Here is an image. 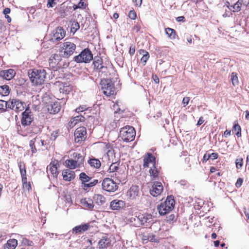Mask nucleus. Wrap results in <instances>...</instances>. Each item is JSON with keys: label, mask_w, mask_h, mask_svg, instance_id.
I'll return each mask as SVG.
<instances>
[{"label": "nucleus", "mask_w": 249, "mask_h": 249, "mask_svg": "<svg viewBox=\"0 0 249 249\" xmlns=\"http://www.w3.org/2000/svg\"><path fill=\"white\" fill-rule=\"evenodd\" d=\"M30 131L31 133L37 134L40 132L41 128L39 126L33 124L30 127Z\"/></svg>", "instance_id": "43"}, {"label": "nucleus", "mask_w": 249, "mask_h": 249, "mask_svg": "<svg viewBox=\"0 0 249 249\" xmlns=\"http://www.w3.org/2000/svg\"><path fill=\"white\" fill-rule=\"evenodd\" d=\"M243 183V179L241 178H238L236 183L235 186L237 188H239L242 185V184Z\"/></svg>", "instance_id": "57"}, {"label": "nucleus", "mask_w": 249, "mask_h": 249, "mask_svg": "<svg viewBox=\"0 0 249 249\" xmlns=\"http://www.w3.org/2000/svg\"><path fill=\"white\" fill-rule=\"evenodd\" d=\"M87 134L86 128L84 126L77 128L74 132L75 142L77 143H81L86 139Z\"/></svg>", "instance_id": "11"}, {"label": "nucleus", "mask_w": 249, "mask_h": 249, "mask_svg": "<svg viewBox=\"0 0 249 249\" xmlns=\"http://www.w3.org/2000/svg\"><path fill=\"white\" fill-rule=\"evenodd\" d=\"M54 0H48L47 7H53L55 4Z\"/></svg>", "instance_id": "58"}, {"label": "nucleus", "mask_w": 249, "mask_h": 249, "mask_svg": "<svg viewBox=\"0 0 249 249\" xmlns=\"http://www.w3.org/2000/svg\"><path fill=\"white\" fill-rule=\"evenodd\" d=\"M143 52H144L145 53L143 54L142 57L141 58V61L142 63H143V65H145L147 60L149 58V54L148 52L142 50Z\"/></svg>", "instance_id": "47"}, {"label": "nucleus", "mask_w": 249, "mask_h": 249, "mask_svg": "<svg viewBox=\"0 0 249 249\" xmlns=\"http://www.w3.org/2000/svg\"><path fill=\"white\" fill-rule=\"evenodd\" d=\"M22 182L23 188L27 190L28 191L31 190V184L30 182H27V178L25 179V181H22Z\"/></svg>", "instance_id": "50"}, {"label": "nucleus", "mask_w": 249, "mask_h": 249, "mask_svg": "<svg viewBox=\"0 0 249 249\" xmlns=\"http://www.w3.org/2000/svg\"><path fill=\"white\" fill-rule=\"evenodd\" d=\"M26 104L17 99H13L8 101V108L11 109L17 112L23 111L26 108Z\"/></svg>", "instance_id": "8"}, {"label": "nucleus", "mask_w": 249, "mask_h": 249, "mask_svg": "<svg viewBox=\"0 0 249 249\" xmlns=\"http://www.w3.org/2000/svg\"><path fill=\"white\" fill-rule=\"evenodd\" d=\"M136 136V131L134 127L126 125L120 130V137L124 142H128L134 140Z\"/></svg>", "instance_id": "4"}, {"label": "nucleus", "mask_w": 249, "mask_h": 249, "mask_svg": "<svg viewBox=\"0 0 249 249\" xmlns=\"http://www.w3.org/2000/svg\"><path fill=\"white\" fill-rule=\"evenodd\" d=\"M61 107L59 103L55 102L48 105V110L51 114H55L60 111Z\"/></svg>", "instance_id": "21"}, {"label": "nucleus", "mask_w": 249, "mask_h": 249, "mask_svg": "<svg viewBox=\"0 0 249 249\" xmlns=\"http://www.w3.org/2000/svg\"><path fill=\"white\" fill-rule=\"evenodd\" d=\"M101 89L103 93L107 96H109L115 93V87L110 79H103L101 81Z\"/></svg>", "instance_id": "6"}, {"label": "nucleus", "mask_w": 249, "mask_h": 249, "mask_svg": "<svg viewBox=\"0 0 249 249\" xmlns=\"http://www.w3.org/2000/svg\"><path fill=\"white\" fill-rule=\"evenodd\" d=\"M18 245V241L15 239H9L4 245V249H15Z\"/></svg>", "instance_id": "26"}, {"label": "nucleus", "mask_w": 249, "mask_h": 249, "mask_svg": "<svg viewBox=\"0 0 249 249\" xmlns=\"http://www.w3.org/2000/svg\"><path fill=\"white\" fill-rule=\"evenodd\" d=\"M190 101V98L188 97H185L183 98L182 100V104L184 105V107H185L189 104Z\"/></svg>", "instance_id": "56"}, {"label": "nucleus", "mask_w": 249, "mask_h": 249, "mask_svg": "<svg viewBox=\"0 0 249 249\" xmlns=\"http://www.w3.org/2000/svg\"><path fill=\"white\" fill-rule=\"evenodd\" d=\"M210 158L212 160H215L218 157V154L216 153H213L212 154H210Z\"/></svg>", "instance_id": "60"}, {"label": "nucleus", "mask_w": 249, "mask_h": 249, "mask_svg": "<svg viewBox=\"0 0 249 249\" xmlns=\"http://www.w3.org/2000/svg\"><path fill=\"white\" fill-rule=\"evenodd\" d=\"M59 166L58 161L57 160H53L47 167V170L50 172L54 178H57L58 175V167Z\"/></svg>", "instance_id": "16"}, {"label": "nucleus", "mask_w": 249, "mask_h": 249, "mask_svg": "<svg viewBox=\"0 0 249 249\" xmlns=\"http://www.w3.org/2000/svg\"><path fill=\"white\" fill-rule=\"evenodd\" d=\"M73 160H76L77 161L78 164L81 166L84 162V158L80 154L77 153H74L73 154Z\"/></svg>", "instance_id": "33"}, {"label": "nucleus", "mask_w": 249, "mask_h": 249, "mask_svg": "<svg viewBox=\"0 0 249 249\" xmlns=\"http://www.w3.org/2000/svg\"><path fill=\"white\" fill-rule=\"evenodd\" d=\"M87 109L86 106H81L79 107H77L75 109V111L79 113L80 112H83L84 110H86Z\"/></svg>", "instance_id": "54"}, {"label": "nucleus", "mask_w": 249, "mask_h": 249, "mask_svg": "<svg viewBox=\"0 0 249 249\" xmlns=\"http://www.w3.org/2000/svg\"><path fill=\"white\" fill-rule=\"evenodd\" d=\"M10 93V89L8 86L4 85L0 86V94L2 96H7Z\"/></svg>", "instance_id": "34"}, {"label": "nucleus", "mask_w": 249, "mask_h": 249, "mask_svg": "<svg viewBox=\"0 0 249 249\" xmlns=\"http://www.w3.org/2000/svg\"><path fill=\"white\" fill-rule=\"evenodd\" d=\"M85 120V118L83 116L81 115H77L71 119L69 123V126L71 127H73L78 123L84 122Z\"/></svg>", "instance_id": "24"}, {"label": "nucleus", "mask_w": 249, "mask_h": 249, "mask_svg": "<svg viewBox=\"0 0 249 249\" xmlns=\"http://www.w3.org/2000/svg\"><path fill=\"white\" fill-rule=\"evenodd\" d=\"M120 161H116L114 162H111V164L109 166L108 171L111 172H114L116 171L119 167L120 165Z\"/></svg>", "instance_id": "35"}, {"label": "nucleus", "mask_w": 249, "mask_h": 249, "mask_svg": "<svg viewBox=\"0 0 249 249\" xmlns=\"http://www.w3.org/2000/svg\"><path fill=\"white\" fill-rule=\"evenodd\" d=\"M236 166L237 169H240L243 165L242 159H238L236 160Z\"/></svg>", "instance_id": "52"}, {"label": "nucleus", "mask_w": 249, "mask_h": 249, "mask_svg": "<svg viewBox=\"0 0 249 249\" xmlns=\"http://www.w3.org/2000/svg\"><path fill=\"white\" fill-rule=\"evenodd\" d=\"M22 116L21 120L22 125L26 126L31 124L33 121L34 117L29 107H26L25 111L22 113Z\"/></svg>", "instance_id": "10"}, {"label": "nucleus", "mask_w": 249, "mask_h": 249, "mask_svg": "<svg viewBox=\"0 0 249 249\" xmlns=\"http://www.w3.org/2000/svg\"><path fill=\"white\" fill-rule=\"evenodd\" d=\"M163 188V186L161 182L155 181L150 190V194L153 196H157L161 193Z\"/></svg>", "instance_id": "13"}, {"label": "nucleus", "mask_w": 249, "mask_h": 249, "mask_svg": "<svg viewBox=\"0 0 249 249\" xmlns=\"http://www.w3.org/2000/svg\"><path fill=\"white\" fill-rule=\"evenodd\" d=\"M93 59V54L88 48L84 49L80 54L73 57L76 63H89Z\"/></svg>", "instance_id": "5"}, {"label": "nucleus", "mask_w": 249, "mask_h": 249, "mask_svg": "<svg viewBox=\"0 0 249 249\" xmlns=\"http://www.w3.org/2000/svg\"><path fill=\"white\" fill-rule=\"evenodd\" d=\"M102 188L109 192H114L118 189V185L113 179L110 178H105L102 182Z\"/></svg>", "instance_id": "9"}, {"label": "nucleus", "mask_w": 249, "mask_h": 249, "mask_svg": "<svg viewBox=\"0 0 249 249\" xmlns=\"http://www.w3.org/2000/svg\"><path fill=\"white\" fill-rule=\"evenodd\" d=\"M155 160V157L153 156L152 154L149 153H147L143 158L144 168L148 167L149 164H152V166L153 164H156Z\"/></svg>", "instance_id": "18"}, {"label": "nucleus", "mask_w": 249, "mask_h": 249, "mask_svg": "<svg viewBox=\"0 0 249 249\" xmlns=\"http://www.w3.org/2000/svg\"><path fill=\"white\" fill-rule=\"evenodd\" d=\"M140 194V189L138 186L133 185L127 191L126 196L127 200L135 199Z\"/></svg>", "instance_id": "12"}, {"label": "nucleus", "mask_w": 249, "mask_h": 249, "mask_svg": "<svg viewBox=\"0 0 249 249\" xmlns=\"http://www.w3.org/2000/svg\"><path fill=\"white\" fill-rule=\"evenodd\" d=\"M149 173L150 176L154 178H156L158 177L159 172L156 167V164H153V165L149 170Z\"/></svg>", "instance_id": "38"}, {"label": "nucleus", "mask_w": 249, "mask_h": 249, "mask_svg": "<svg viewBox=\"0 0 249 249\" xmlns=\"http://www.w3.org/2000/svg\"><path fill=\"white\" fill-rule=\"evenodd\" d=\"M7 108H8V101L0 100V112L5 111Z\"/></svg>", "instance_id": "41"}, {"label": "nucleus", "mask_w": 249, "mask_h": 249, "mask_svg": "<svg viewBox=\"0 0 249 249\" xmlns=\"http://www.w3.org/2000/svg\"><path fill=\"white\" fill-rule=\"evenodd\" d=\"M231 134V130H226L224 133V136L225 137H228V136H230Z\"/></svg>", "instance_id": "63"}, {"label": "nucleus", "mask_w": 249, "mask_h": 249, "mask_svg": "<svg viewBox=\"0 0 249 249\" xmlns=\"http://www.w3.org/2000/svg\"><path fill=\"white\" fill-rule=\"evenodd\" d=\"M88 163L92 167L95 168H99L101 166L100 161L97 159H90L88 160Z\"/></svg>", "instance_id": "31"}, {"label": "nucleus", "mask_w": 249, "mask_h": 249, "mask_svg": "<svg viewBox=\"0 0 249 249\" xmlns=\"http://www.w3.org/2000/svg\"><path fill=\"white\" fill-rule=\"evenodd\" d=\"M175 201L172 196H168L163 202L158 207V212L160 215L169 213L174 208Z\"/></svg>", "instance_id": "1"}, {"label": "nucleus", "mask_w": 249, "mask_h": 249, "mask_svg": "<svg viewBox=\"0 0 249 249\" xmlns=\"http://www.w3.org/2000/svg\"><path fill=\"white\" fill-rule=\"evenodd\" d=\"M175 219V215L174 214H171L166 217V221L168 222H171Z\"/></svg>", "instance_id": "55"}, {"label": "nucleus", "mask_w": 249, "mask_h": 249, "mask_svg": "<svg viewBox=\"0 0 249 249\" xmlns=\"http://www.w3.org/2000/svg\"><path fill=\"white\" fill-rule=\"evenodd\" d=\"M241 3L239 0L236 2L233 5H230L233 12H238L241 10Z\"/></svg>", "instance_id": "42"}, {"label": "nucleus", "mask_w": 249, "mask_h": 249, "mask_svg": "<svg viewBox=\"0 0 249 249\" xmlns=\"http://www.w3.org/2000/svg\"><path fill=\"white\" fill-rule=\"evenodd\" d=\"M135 47L133 46H131L129 48V53L131 55H133L135 53Z\"/></svg>", "instance_id": "61"}, {"label": "nucleus", "mask_w": 249, "mask_h": 249, "mask_svg": "<svg viewBox=\"0 0 249 249\" xmlns=\"http://www.w3.org/2000/svg\"><path fill=\"white\" fill-rule=\"evenodd\" d=\"M15 71L13 69L3 70L0 72V76L7 80L12 79L15 75Z\"/></svg>", "instance_id": "19"}, {"label": "nucleus", "mask_w": 249, "mask_h": 249, "mask_svg": "<svg viewBox=\"0 0 249 249\" xmlns=\"http://www.w3.org/2000/svg\"><path fill=\"white\" fill-rule=\"evenodd\" d=\"M60 56L58 54H54L52 55L50 58V61H53V60H55V64L58 63L60 61Z\"/></svg>", "instance_id": "49"}, {"label": "nucleus", "mask_w": 249, "mask_h": 249, "mask_svg": "<svg viewBox=\"0 0 249 249\" xmlns=\"http://www.w3.org/2000/svg\"><path fill=\"white\" fill-rule=\"evenodd\" d=\"M176 19H177V21L178 22L184 21L185 18L183 16H180V17H178Z\"/></svg>", "instance_id": "64"}, {"label": "nucleus", "mask_w": 249, "mask_h": 249, "mask_svg": "<svg viewBox=\"0 0 249 249\" xmlns=\"http://www.w3.org/2000/svg\"><path fill=\"white\" fill-rule=\"evenodd\" d=\"M178 183L183 188L186 189L189 186V183L185 180H181Z\"/></svg>", "instance_id": "51"}, {"label": "nucleus", "mask_w": 249, "mask_h": 249, "mask_svg": "<svg viewBox=\"0 0 249 249\" xmlns=\"http://www.w3.org/2000/svg\"><path fill=\"white\" fill-rule=\"evenodd\" d=\"M165 33L170 39H175L176 38V31L174 29L171 28H166L165 30Z\"/></svg>", "instance_id": "36"}, {"label": "nucleus", "mask_w": 249, "mask_h": 249, "mask_svg": "<svg viewBox=\"0 0 249 249\" xmlns=\"http://www.w3.org/2000/svg\"><path fill=\"white\" fill-rule=\"evenodd\" d=\"M63 178L66 181H70L75 178V173L70 169H66L62 172Z\"/></svg>", "instance_id": "22"}, {"label": "nucleus", "mask_w": 249, "mask_h": 249, "mask_svg": "<svg viewBox=\"0 0 249 249\" xmlns=\"http://www.w3.org/2000/svg\"><path fill=\"white\" fill-rule=\"evenodd\" d=\"M89 227V223H85L75 226L72 229V232L74 234L82 233L87 231Z\"/></svg>", "instance_id": "20"}, {"label": "nucleus", "mask_w": 249, "mask_h": 249, "mask_svg": "<svg viewBox=\"0 0 249 249\" xmlns=\"http://www.w3.org/2000/svg\"><path fill=\"white\" fill-rule=\"evenodd\" d=\"M66 35L65 30L61 27L56 28L53 32V40L59 41L62 39Z\"/></svg>", "instance_id": "15"}, {"label": "nucleus", "mask_w": 249, "mask_h": 249, "mask_svg": "<svg viewBox=\"0 0 249 249\" xmlns=\"http://www.w3.org/2000/svg\"><path fill=\"white\" fill-rule=\"evenodd\" d=\"M37 138L36 137L30 141L29 146L31 149L32 153H35L36 152V149L35 146V143L37 142Z\"/></svg>", "instance_id": "40"}, {"label": "nucleus", "mask_w": 249, "mask_h": 249, "mask_svg": "<svg viewBox=\"0 0 249 249\" xmlns=\"http://www.w3.org/2000/svg\"><path fill=\"white\" fill-rule=\"evenodd\" d=\"M225 13L223 14L224 17H230L231 15V11H232L231 8L230 7V4L229 2H228L227 5H226L225 9Z\"/></svg>", "instance_id": "46"}, {"label": "nucleus", "mask_w": 249, "mask_h": 249, "mask_svg": "<svg viewBox=\"0 0 249 249\" xmlns=\"http://www.w3.org/2000/svg\"><path fill=\"white\" fill-rule=\"evenodd\" d=\"M10 11H11V10L10 8H5L3 11V14H4L5 16H7V15H8V14H9L10 13Z\"/></svg>", "instance_id": "62"}, {"label": "nucleus", "mask_w": 249, "mask_h": 249, "mask_svg": "<svg viewBox=\"0 0 249 249\" xmlns=\"http://www.w3.org/2000/svg\"><path fill=\"white\" fill-rule=\"evenodd\" d=\"M18 167L19 168L20 173L21 176L22 181H25V179L27 178V177L25 166L23 162L20 161L19 162H18Z\"/></svg>", "instance_id": "29"}, {"label": "nucleus", "mask_w": 249, "mask_h": 249, "mask_svg": "<svg viewBox=\"0 0 249 249\" xmlns=\"http://www.w3.org/2000/svg\"><path fill=\"white\" fill-rule=\"evenodd\" d=\"M82 204L84 207L90 210H92L94 208L93 200L89 198H85L82 202Z\"/></svg>", "instance_id": "32"}, {"label": "nucleus", "mask_w": 249, "mask_h": 249, "mask_svg": "<svg viewBox=\"0 0 249 249\" xmlns=\"http://www.w3.org/2000/svg\"><path fill=\"white\" fill-rule=\"evenodd\" d=\"M71 90V88L69 86H63L62 87H60L59 89V91L60 93H62L63 94H69V92Z\"/></svg>", "instance_id": "48"}, {"label": "nucleus", "mask_w": 249, "mask_h": 249, "mask_svg": "<svg viewBox=\"0 0 249 249\" xmlns=\"http://www.w3.org/2000/svg\"><path fill=\"white\" fill-rule=\"evenodd\" d=\"M231 80L232 82V84L234 86L238 85V79L237 74L235 72H232L231 76Z\"/></svg>", "instance_id": "44"}, {"label": "nucleus", "mask_w": 249, "mask_h": 249, "mask_svg": "<svg viewBox=\"0 0 249 249\" xmlns=\"http://www.w3.org/2000/svg\"><path fill=\"white\" fill-rule=\"evenodd\" d=\"M232 131H237L235 134L237 137L239 138L241 137V128L240 126L238 124L237 121L234 122L233 124Z\"/></svg>", "instance_id": "37"}, {"label": "nucleus", "mask_w": 249, "mask_h": 249, "mask_svg": "<svg viewBox=\"0 0 249 249\" xmlns=\"http://www.w3.org/2000/svg\"><path fill=\"white\" fill-rule=\"evenodd\" d=\"M102 63V59L100 57H95L93 62V65L94 69L99 71H101L102 69L105 68L103 66Z\"/></svg>", "instance_id": "23"}, {"label": "nucleus", "mask_w": 249, "mask_h": 249, "mask_svg": "<svg viewBox=\"0 0 249 249\" xmlns=\"http://www.w3.org/2000/svg\"><path fill=\"white\" fill-rule=\"evenodd\" d=\"M209 159H210V154L206 153L203 156L202 161L203 162H206Z\"/></svg>", "instance_id": "59"}, {"label": "nucleus", "mask_w": 249, "mask_h": 249, "mask_svg": "<svg viewBox=\"0 0 249 249\" xmlns=\"http://www.w3.org/2000/svg\"><path fill=\"white\" fill-rule=\"evenodd\" d=\"M138 219L140 220V226L144 224H151L153 223V217L152 214L149 213L140 214L138 215Z\"/></svg>", "instance_id": "14"}, {"label": "nucleus", "mask_w": 249, "mask_h": 249, "mask_svg": "<svg viewBox=\"0 0 249 249\" xmlns=\"http://www.w3.org/2000/svg\"><path fill=\"white\" fill-rule=\"evenodd\" d=\"M124 207H125V203L121 200H113L110 204V208L112 210H120Z\"/></svg>", "instance_id": "17"}, {"label": "nucleus", "mask_w": 249, "mask_h": 249, "mask_svg": "<svg viewBox=\"0 0 249 249\" xmlns=\"http://www.w3.org/2000/svg\"><path fill=\"white\" fill-rule=\"evenodd\" d=\"M71 32L75 33L80 27L79 23L75 20L71 21Z\"/></svg>", "instance_id": "39"}, {"label": "nucleus", "mask_w": 249, "mask_h": 249, "mask_svg": "<svg viewBox=\"0 0 249 249\" xmlns=\"http://www.w3.org/2000/svg\"><path fill=\"white\" fill-rule=\"evenodd\" d=\"M110 244V240L106 236L103 237L98 242L100 249H105L108 247Z\"/></svg>", "instance_id": "25"}, {"label": "nucleus", "mask_w": 249, "mask_h": 249, "mask_svg": "<svg viewBox=\"0 0 249 249\" xmlns=\"http://www.w3.org/2000/svg\"><path fill=\"white\" fill-rule=\"evenodd\" d=\"M93 201L98 205H102L106 202V198L102 195L96 194L93 197Z\"/></svg>", "instance_id": "27"}, {"label": "nucleus", "mask_w": 249, "mask_h": 249, "mask_svg": "<svg viewBox=\"0 0 249 249\" xmlns=\"http://www.w3.org/2000/svg\"><path fill=\"white\" fill-rule=\"evenodd\" d=\"M104 159H107L109 162L117 161L115 159L114 151L113 149H110L107 151L106 154L104 157Z\"/></svg>", "instance_id": "28"}, {"label": "nucleus", "mask_w": 249, "mask_h": 249, "mask_svg": "<svg viewBox=\"0 0 249 249\" xmlns=\"http://www.w3.org/2000/svg\"><path fill=\"white\" fill-rule=\"evenodd\" d=\"M61 55L63 57L68 58L72 55L76 49V45L70 41L64 42L61 46Z\"/></svg>", "instance_id": "7"}, {"label": "nucleus", "mask_w": 249, "mask_h": 249, "mask_svg": "<svg viewBox=\"0 0 249 249\" xmlns=\"http://www.w3.org/2000/svg\"><path fill=\"white\" fill-rule=\"evenodd\" d=\"M79 179L81 181V187L83 190L89 192L90 188L95 186L98 183V180L92 179L85 173L82 172L79 175Z\"/></svg>", "instance_id": "3"}, {"label": "nucleus", "mask_w": 249, "mask_h": 249, "mask_svg": "<svg viewBox=\"0 0 249 249\" xmlns=\"http://www.w3.org/2000/svg\"><path fill=\"white\" fill-rule=\"evenodd\" d=\"M129 221L135 227H140V220L138 219V216L132 217L129 219Z\"/></svg>", "instance_id": "45"}, {"label": "nucleus", "mask_w": 249, "mask_h": 249, "mask_svg": "<svg viewBox=\"0 0 249 249\" xmlns=\"http://www.w3.org/2000/svg\"><path fill=\"white\" fill-rule=\"evenodd\" d=\"M128 17L130 18H131L132 19H136V18L137 17V15H136V13L135 12V11L134 10L130 11V12H129V14H128Z\"/></svg>", "instance_id": "53"}, {"label": "nucleus", "mask_w": 249, "mask_h": 249, "mask_svg": "<svg viewBox=\"0 0 249 249\" xmlns=\"http://www.w3.org/2000/svg\"><path fill=\"white\" fill-rule=\"evenodd\" d=\"M29 77L31 82L35 85H41L43 83L46 78V72L44 69H34L28 72Z\"/></svg>", "instance_id": "2"}, {"label": "nucleus", "mask_w": 249, "mask_h": 249, "mask_svg": "<svg viewBox=\"0 0 249 249\" xmlns=\"http://www.w3.org/2000/svg\"><path fill=\"white\" fill-rule=\"evenodd\" d=\"M65 163L67 166L71 169H74L80 166L75 160H67Z\"/></svg>", "instance_id": "30"}]
</instances>
